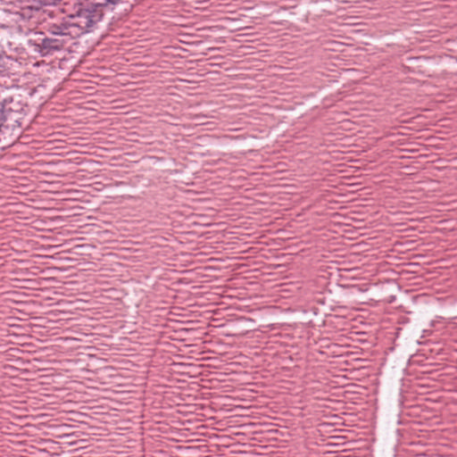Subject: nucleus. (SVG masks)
Segmentation results:
<instances>
[{"instance_id": "obj_1", "label": "nucleus", "mask_w": 457, "mask_h": 457, "mask_svg": "<svg viewBox=\"0 0 457 457\" xmlns=\"http://www.w3.org/2000/svg\"><path fill=\"white\" fill-rule=\"evenodd\" d=\"M104 11L102 5L96 3L81 4L75 13L71 16L73 21L70 26L79 28L82 32H87L96 23L102 21Z\"/></svg>"}, {"instance_id": "obj_2", "label": "nucleus", "mask_w": 457, "mask_h": 457, "mask_svg": "<svg viewBox=\"0 0 457 457\" xmlns=\"http://www.w3.org/2000/svg\"><path fill=\"white\" fill-rule=\"evenodd\" d=\"M41 47L43 50H46V53L51 51L59 50L61 48V45L59 44V40L54 38L46 37L41 42Z\"/></svg>"}, {"instance_id": "obj_3", "label": "nucleus", "mask_w": 457, "mask_h": 457, "mask_svg": "<svg viewBox=\"0 0 457 457\" xmlns=\"http://www.w3.org/2000/svg\"><path fill=\"white\" fill-rule=\"evenodd\" d=\"M70 26L67 25V24H60V25H57V24H53L50 29H49V31L53 34V35H67L69 34V32L67 31L68 29V27Z\"/></svg>"}, {"instance_id": "obj_4", "label": "nucleus", "mask_w": 457, "mask_h": 457, "mask_svg": "<svg viewBox=\"0 0 457 457\" xmlns=\"http://www.w3.org/2000/svg\"><path fill=\"white\" fill-rule=\"evenodd\" d=\"M120 1L121 0H103V2L97 4L102 5V10L104 11V7H106L108 5H115Z\"/></svg>"}, {"instance_id": "obj_5", "label": "nucleus", "mask_w": 457, "mask_h": 457, "mask_svg": "<svg viewBox=\"0 0 457 457\" xmlns=\"http://www.w3.org/2000/svg\"><path fill=\"white\" fill-rule=\"evenodd\" d=\"M353 228L357 229V228H361V227H353Z\"/></svg>"}, {"instance_id": "obj_6", "label": "nucleus", "mask_w": 457, "mask_h": 457, "mask_svg": "<svg viewBox=\"0 0 457 457\" xmlns=\"http://www.w3.org/2000/svg\"><path fill=\"white\" fill-rule=\"evenodd\" d=\"M407 228L411 229V228H414V227L410 226Z\"/></svg>"}]
</instances>
